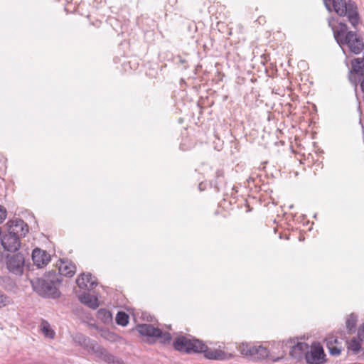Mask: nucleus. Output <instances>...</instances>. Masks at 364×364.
I'll use <instances>...</instances> for the list:
<instances>
[{
  "label": "nucleus",
  "instance_id": "7ed1b4c3",
  "mask_svg": "<svg viewBox=\"0 0 364 364\" xmlns=\"http://www.w3.org/2000/svg\"><path fill=\"white\" fill-rule=\"evenodd\" d=\"M60 282L55 272H49L41 278L32 280L31 284L34 291L41 296L56 299L60 295L58 289Z\"/></svg>",
  "mask_w": 364,
  "mask_h": 364
},
{
  "label": "nucleus",
  "instance_id": "4be33fe9",
  "mask_svg": "<svg viewBox=\"0 0 364 364\" xmlns=\"http://www.w3.org/2000/svg\"><path fill=\"white\" fill-rule=\"evenodd\" d=\"M358 321V316L354 314H351L346 320V328L351 332L355 330L356 323Z\"/></svg>",
  "mask_w": 364,
  "mask_h": 364
},
{
  "label": "nucleus",
  "instance_id": "f03ea898",
  "mask_svg": "<svg viewBox=\"0 0 364 364\" xmlns=\"http://www.w3.org/2000/svg\"><path fill=\"white\" fill-rule=\"evenodd\" d=\"M328 25L332 28L334 38L341 48L343 46H347L349 50L355 54L363 51L364 48L363 39L355 32L348 31V27L345 23L340 22L336 27H333L331 21L328 20Z\"/></svg>",
  "mask_w": 364,
  "mask_h": 364
},
{
  "label": "nucleus",
  "instance_id": "6ab92c4d",
  "mask_svg": "<svg viewBox=\"0 0 364 364\" xmlns=\"http://www.w3.org/2000/svg\"><path fill=\"white\" fill-rule=\"evenodd\" d=\"M254 346L255 345L251 343H243L239 346V351L242 355L252 359Z\"/></svg>",
  "mask_w": 364,
  "mask_h": 364
},
{
  "label": "nucleus",
  "instance_id": "6e6552de",
  "mask_svg": "<svg viewBox=\"0 0 364 364\" xmlns=\"http://www.w3.org/2000/svg\"><path fill=\"white\" fill-rule=\"evenodd\" d=\"M324 358L323 347L319 343H314L306 352L305 359L309 364H322Z\"/></svg>",
  "mask_w": 364,
  "mask_h": 364
},
{
  "label": "nucleus",
  "instance_id": "423d86ee",
  "mask_svg": "<svg viewBox=\"0 0 364 364\" xmlns=\"http://www.w3.org/2000/svg\"><path fill=\"white\" fill-rule=\"evenodd\" d=\"M138 333L147 338V341L150 343L159 341L161 343L166 344L170 343L171 336L168 332H162L161 329L154 327L151 324H139L136 326Z\"/></svg>",
  "mask_w": 364,
  "mask_h": 364
},
{
  "label": "nucleus",
  "instance_id": "b1692460",
  "mask_svg": "<svg viewBox=\"0 0 364 364\" xmlns=\"http://www.w3.org/2000/svg\"><path fill=\"white\" fill-rule=\"evenodd\" d=\"M327 347L335 346L339 343L338 338L334 336H328L326 338Z\"/></svg>",
  "mask_w": 364,
  "mask_h": 364
},
{
  "label": "nucleus",
  "instance_id": "a878e982",
  "mask_svg": "<svg viewBox=\"0 0 364 364\" xmlns=\"http://www.w3.org/2000/svg\"><path fill=\"white\" fill-rule=\"evenodd\" d=\"M9 303V299L7 296L2 294L0 291V306H5Z\"/></svg>",
  "mask_w": 364,
  "mask_h": 364
},
{
  "label": "nucleus",
  "instance_id": "9b49d317",
  "mask_svg": "<svg viewBox=\"0 0 364 364\" xmlns=\"http://www.w3.org/2000/svg\"><path fill=\"white\" fill-rule=\"evenodd\" d=\"M32 259L38 267H43L50 262V256L46 251L36 248L33 250Z\"/></svg>",
  "mask_w": 364,
  "mask_h": 364
},
{
  "label": "nucleus",
  "instance_id": "ddd939ff",
  "mask_svg": "<svg viewBox=\"0 0 364 364\" xmlns=\"http://www.w3.org/2000/svg\"><path fill=\"white\" fill-rule=\"evenodd\" d=\"M77 286L80 289H92L96 285V280L92 277L90 273H82L76 280Z\"/></svg>",
  "mask_w": 364,
  "mask_h": 364
},
{
  "label": "nucleus",
  "instance_id": "f257e3e1",
  "mask_svg": "<svg viewBox=\"0 0 364 364\" xmlns=\"http://www.w3.org/2000/svg\"><path fill=\"white\" fill-rule=\"evenodd\" d=\"M173 346L176 350L187 353H203L204 356L208 359L220 360L226 358L225 352L220 350L210 349L198 339L179 336L174 341Z\"/></svg>",
  "mask_w": 364,
  "mask_h": 364
},
{
  "label": "nucleus",
  "instance_id": "0eeeda50",
  "mask_svg": "<svg viewBox=\"0 0 364 364\" xmlns=\"http://www.w3.org/2000/svg\"><path fill=\"white\" fill-rule=\"evenodd\" d=\"M24 264L25 257L21 252L7 257L6 267L10 272L16 275H21L23 274Z\"/></svg>",
  "mask_w": 364,
  "mask_h": 364
},
{
  "label": "nucleus",
  "instance_id": "bb28decb",
  "mask_svg": "<svg viewBox=\"0 0 364 364\" xmlns=\"http://www.w3.org/2000/svg\"><path fill=\"white\" fill-rule=\"evenodd\" d=\"M358 337L360 341L364 342V323L358 328Z\"/></svg>",
  "mask_w": 364,
  "mask_h": 364
},
{
  "label": "nucleus",
  "instance_id": "f8f14e48",
  "mask_svg": "<svg viewBox=\"0 0 364 364\" xmlns=\"http://www.w3.org/2000/svg\"><path fill=\"white\" fill-rule=\"evenodd\" d=\"M57 266L59 274L63 276L71 277L76 272V267L75 264L68 260L60 259Z\"/></svg>",
  "mask_w": 364,
  "mask_h": 364
},
{
  "label": "nucleus",
  "instance_id": "9d476101",
  "mask_svg": "<svg viewBox=\"0 0 364 364\" xmlns=\"http://www.w3.org/2000/svg\"><path fill=\"white\" fill-rule=\"evenodd\" d=\"M1 245L8 252H16L21 246L20 238L8 232L1 239Z\"/></svg>",
  "mask_w": 364,
  "mask_h": 364
},
{
  "label": "nucleus",
  "instance_id": "2eb2a0df",
  "mask_svg": "<svg viewBox=\"0 0 364 364\" xmlns=\"http://www.w3.org/2000/svg\"><path fill=\"white\" fill-rule=\"evenodd\" d=\"M80 301L90 309H96L100 304L97 296L83 292L78 296Z\"/></svg>",
  "mask_w": 364,
  "mask_h": 364
},
{
  "label": "nucleus",
  "instance_id": "c85d7f7f",
  "mask_svg": "<svg viewBox=\"0 0 364 364\" xmlns=\"http://www.w3.org/2000/svg\"><path fill=\"white\" fill-rule=\"evenodd\" d=\"M349 80L355 87L357 86V79L355 75L352 71L350 72Z\"/></svg>",
  "mask_w": 364,
  "mask_h": 364
},
{
  "label": "nucleus",
  "instance_id": "20e7f679",
  "mask_svg": "<svg viewBox=\"0 0 364 364\" xmlns=\"http://www.w3.org/2000/svg\"><path fill=\"white\" fill-rule=\"evenodd\" d=\"M326 8L328 11L333 10L341 16H347L348 21L353 27L359 23V15L356 4L349 0H323Z\"/></svg>",
  "mask_w": 364,
  "mask_h": 364
},
{
  "label": "nucleus",
  "instance_id": "cd10ccee",
  "mask_svg": "<svg viewBox=\"0 0 364 364\" xmlns=\"http://www.w3.org/2000/svg\"><path fill=\"white\" fill-rule=\"evenodd\" d=\"M6 218V210L3 206L0 205V224L3 223V221Z\"/></svg>",
  "mask_w": 364,
  "mask_h": 364
},
{
  "label": "nucleus",
  "instance_id": "39448f33",
  "mask_svg": "<svg viewBox=\"0 0 364 364\" xmlns=\"http://www.w3.org/2000/svg\"><path fill=\"white\" fill-rule=\"evenodd\" d=\"M73 338L77 345L88 350H91L102 360L112 364H124L122 360L111 355L83 334L77 333L73 336Z\"/></svg>",
  "mask_w": 364,
  "mask_h": 364
},
{
  "label": "nucleus",
  "instance_id": "5701e85b",
  "mask_svg": "<svg viewBox=\"0 0 364 364\" xmlns=\"http://www.w3.org/2000/svg\"><path fill=\"white\" fill-rule=\"evenodd\" d=\"M360 348L361 346L359 341H357L355 338H353L348 344V349L351 350L355 353H358Z\"/></svg>",
  "mask_w": 364,
  "mask_h": 364
},
{
  "label": "nucleus",
  "instance_id": "4468645a",
  "mask_svg": "<svg viewBox=\"0 0 364 364\" xmlns=\"http://www.w3.org/2000/svg\"><path fill=\"white\" fill-rule=\"evenodd\" d=\"M309 349L308 344L304 342H299L296 345L291 347L290 355L296 359H301L303 356L306 357V352Z\"/></svg>",
  "mask_w": 364,
  "mask_h": 364
},
{
  "label": "nucleus",
  "instance_id": "dca6fc26",
  "mask_svg": "<svg viewBox=\"0 0 364 364\" xmlns=\"http://www.w3.org/2000/svg\"><path fill=\"white\" fill-rule=\"evenodd\" d=\"M252 360H263L265 359L269 354L268 350L262 346H254L252 348Z\"/></svg>",
  "mask_w": 364,
  "mask_h": 364
},
{
  "label": "nucleus",
  "instance_id": "aec40b11",
  "mask_svg": "<svg viewBox=\"0 0 364 364\" xmlns=\"http://www.w3.org/2000/svg\"><path fill=\"white\" fill-rule=\"evenodd\" d=\"M97 317L105 323L110 322L112 318L111 313L105 309L98 310L97 312Z\"/></svg>",
  "mask_w": 364,
  "mask_h": 364
},
{
  "label": "nucleus",
  "instance_id": "f3484780",
  "mask_svg": "<svg viewBox=\"0 0 364 364\" xmlns=\"http://www.w3.org/2000/svg\"><path fill=\"white\" fill-rule=\"evenodd\" d=\"M41 330L46 337L51 339L54 338L55 333L51 328L50 325L47 321H42L41 324Z\"/></svg>",
  "mask_w": 364,
  "mask_h": 364
},
{
  "label": "nucleus",
  "instance_id": "1a4fd4ad",
  "mask_svg": "<svg viewBox=\"0 0 364 364\" xmlns=\"http://www.w3.org/2000/svg\"><path fill=\"white\" fill-rule=\"evenodd\" d=\"M8 232L20 237H24L28 232V225L21 219L11 220L7 223Z\"/></svg>",
  "mask_w": 364,
  "mask_h": 364
},
{
  "label": "nucleus",
  "instance_id": "412c9836",
  "mask_svg": "<svg viewBox=\"0 0 364 364\" xmlns=\"http://www.w3.org/2000/svg\"><path fill=\"white\" fill-rule=\"evenodd\" d=\"M115 320L118 325L125 326L129 322V316L125 312L119 311L117 313Z\"/></svg>",
  "mask_w": 364,
  "mask_h": 364
},
{
  "label": "nucleus",
  "instance_id": "393cba45",
  "mask_svg": "<svg viewBox=\"0 0 364 364\" xmlns=\"http://www.w3.org/2000/svg\"><path fill=\"white\" fill-rule=\"evenodd\" d=\"M328 348L329 350L330 354L332 355H338L341 352V348L337 346H329Z\"/></svg>",
  "mask_w": 364,
  "mask_h": 364
},
{
  "label": "nucleus",
  "instance_id": "a211bd4d",
  "mask_svg": "<svg viewBox=\"0 0 364 364\" xmlns=\"http://www.w3.org/2000/svg\"><path fill=\"white\" fill-rule=\"evenodd\" d=\"M352 68L355 74L363 75L364 74V58L354 59L352 62Z\"/></svg>",
  "mask_w": 364,
  "mask_h": 364
}]
</instances>
